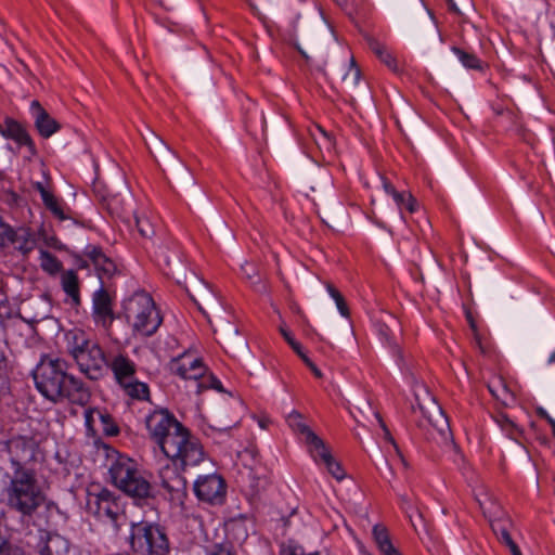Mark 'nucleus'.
Returning <instances> with one entry per match:
<instances>
[{
  "mask_svg": "<svg viewBox=\"0 0 555 555\" xmlns=\"http://www.w3.org/2000/svg\"><path fill=\"white\" fill-rule=\"evenodd\" d=\"M67 369L65 360L43 357L33 372L36 388L54 403L68 400L85 405L90 392L82 382L67 373Z\"/></svg>",
  "mask_w": 555,
  "mask_h": 555,
  "instance_id": "1",
  "label": "nucleus"
},
{
  "mask_svg": "<svg viewBox=\"0 0 555 555\" xmlns=\"http://www.w3.org/2000/svg\"><path fill=\"white\" fill-rule=\"evenodd\" d=\"M188 291L198 310L212 325L214 332L219 333L228 351L233 353L244 351L246 344L244 338L238 335L237 327L233 324V315L225 310L209 285L203 280L194 278Z\"/></svg>",
  "mask_w": 555,
  "mask_h": 555,
  "instance_id": "2",
  "label": "nucleus"
},
{
  "mask_svg": "<svg viewBox=\"0 0 555 555\" xmlns=\"http://www.w3.org/2000/svg\"><path fill=\"white\" fill-rule=\"evenodd\" d=\"M0 494L5 495L11 509L28 517L46 501L35 473L28 468L0 467Z\"/></svg>",
  "mask_w": 555,
  "mask_h": 555,
  "instance_id": "3",
  "label": "nucleus"
},
{
  "mask_svg": "<svg viewBox=\"0 0 555 555\" xmlns=\"http://www.w3.org/2000/svg\"><path fill=\"white\" fill-rule=\"evenodd\" d=\"M106 456L111 480L118 489L135 499L150 496L151 485L137 470L132 460L113 449L106 450Z\"/></svg>",
  "mask_w": 555,
  "mask_h": 555,
  "instance_id": "4",
  "label": "nucleus"
},
{
  "mask_svg": "<svg viewBox=\"0 0 555 555\" xmlns=\"http://www.w3.org/2000/svg\"><path fill=\"white\" fill-rule=\"evenodd\" d=\"M68 352L81 373L88 378L100 379L108 370V362L102 348L88 339L83 332L68 334Z\"/></svg>",
  "mask_w": 555,
  "mask_h": 555,
  "instance_id": "5",
  "label": "nucleus"
},
{
  "mask_svg": "<svg viewBox=\"0 0 555 555\" xmlns=\"http://www.w3.org/2000/svg\"><path fill=\"white\" fill-rule=\"evenodd\" d=\"M160 450L167 459L183 469L208 462L201 441L183 425L167 437Z\"/></svg>",
  "mask_w": 555,
  "mask_h": 555,
  "instance_id": "6",
  "label": "nucleus"
},
{
  "mask_svg": "<svg viewBox=\"0 0 555 555\" xmlns=\"http://www.w3.org/2000/svg\"><path fill=\"white\" fill-rule=\"evenodd\" d=\"M124 312L133 330L143 336L153 335L162 324L153 298L145 292L134 293L128 298L124 304Z\"/></svg>",
  "mask_w": 555,
  "mask_h": 555,
  "instance_id": "7",
  "label": "nucleus"
},
{
  "mask_svg": "<svg viewBox=\"0 0 555 555\" xmlns=\"http://www.w3.org/2000/svg\"><path fill=\"white\" fill-rule=\"evenodd\" d=\"M128 540L131 550L138 555H168L170 550L165 531L146 521L132 524Z\"/></svg>",
  "mask_w": 555,
  "mask_h": 555,
  "instance_id": "8",
  "label": "nucleus"
},
{
  "mask_svg": "<svg viewBox=\"0 0 555 555\" xmlns=\"http://www.w3.org/2000/svg\"><path fill=\"white\" fill-rule=\"evenodd\" d=\"M321 28L327 38L333 37V33L331 29L324 27L320 21L311 20L309 17L301 18L300 16L297 17V20L293 24V34L292 36L296 38L297 40H300L302 44L310 50L311 52H320L323 48V39L320 38V30ZM296 49L299 51V53L305 57L306 62H310V55L307 53V51L301 47V44L296 41L295 43Z\"/></svg>",
  "mask_w": 555,
  "mask_h": 555,
  "instance_id": "9",
  "label": "nucleus"
},
{
  "mask_svg": "<svg viewBox=\"0 0 555 555\" xmlns=\"http://www.w3.org/2000/svg\"><path fill=\"white\" fill-rule=\"evenodd\" d=\"M415 399L418 409L427 418L429 424L437 430L441 439L453 442L449 420L429 391L426 388H423L421 393L415 392Z\"/></svg>",
  "mask_w": 555,
  "mask_h": 555,
  "instance_id": "10",
  "label": "nucleus"
},
{
  "mask_svg": "<svg viewBox=\"0 0 555 555\" xmlns=\"http://www.w3.org/2000/svg\"><path fill=\"white\" fill-rule=\"evenodd\" d=\"M87 507L99 519L106 518L112 522H117L124 516L119 504L108 490L89 494Z\"/></svg>",
  "mask_w": 555,
  "mask_h": 555,
  "instance_id": "11",
  "label": "nucleus"
},
{
  "mask_svg": "<svg viewBox=\"0 0 555 555\" xmlns=\"http://www.w3.org/2000/svg\"><path fill=\"white\" fill-rule=\"evenodd\" d=\"M196 496L210 504H220L225 496L224 480L217 474L198 476L193 485Z\"/></svg>",
  "mask_w": 555,
  "mask_h": 555,
  "instance_id": "12",
  "label": "nucleus"
},
{
  "mask_svg": "<svg viewBox=\"0 0 555 555\" xmlns=\"http://www.w3.org/2000/svg\"><path fill=\"white\" fill-rule=\"evenodd\" d=\"M146 428L151 438L159 446L182 424L167 411H155L146 417Z\"/></svg>",
  "mask_w": 555,
  "mask_h": 555,
  "instance_id": "13",
  "label": "nucleus"
},
{
  "mask_svg": "<svg viewBox=\"0 0 555 555\" xmlns=\"http://www.w3.org/2000/svg\"><path fill=\"white\" fill-rule=\"evenodd\" d=\"M142 138L150 153L157 162L160 159L167 166H180L182 171L188 172V169L180 164L176 152L152 129L146 127V132H142Z\"/></svg>",
  "mask_w": 555,
  "mask_h": 555,
  "instance_id": "14",
  "label": "nucleus"
},
{
  "mask_svg": "<svg viewBox=\"0 0 555 555\" xmlns=\"http://www.w3.org/2000/svg\"><path fill=\"white\" fill-rule=\"evenodd\" d=\"M8 451L11 460L9 469L26 468L25 464L35 456V442L27 437H14L8 442Z\"/></svg>",
  "mask_w": 555,
  "mask_h": 555,
  "instance_id": "15",
  "label": "nucleus"
},
{
  "mask_svg": "<svg viewBox=\"0 0 555 555\" xmlns=\"http://www.w3.org/2000/svg\"><path fill=\"white\" fill-rule=\"evenodd\" d=\"M175 463H167L159 469V479L162 486L172 494V496L179 499L185 493L186 480L182 477Z\"/></svg>",
  "mask_w": 555,
  "mask_h": 555,
  "instance_id": "16",
  "label": "nucleus"
},
{
  "mask_svg": "<svg viewBox=\"0 0 555 555\" xmlns=\"http://www.w3.org/2000/svg\"><path fill=\"white\" fill-rule=\"evenodd\" d=\"M118 190H119V194H121V193L125 194V201H126V205L128 206V208L127 207L124 208V206L121 205V202L117 197V194L114 193L115 190L112 186L107 188L106 194L103 195V199L107 201V210L112 215H115V214L120 215V214L125 212V219L128 220L127 215L131 214L129 211H133V209H131V204L133 202V197H132L130 190L128 189V185H127L122 175H120V179L118 182Z\"/></svg>",
  "mask_w": 555,
  "mask_h": 555,
  "instance_id": "17",
  "label": "nucleus"
},
{
  "mask_svg": "<svg viewBox=\"0 0 555 555\" xmlns=\"http://www.w3.org/2000/svg\"><path fill=\"white\" fill-rule=\"evenodd\" d=\"M11 243L22 255H27L35 249L37 240L35 234L28 228L12 229L7 225V244Z\"/></svg>",
  "mask_w": 555,
  "mask_h": 555,
  "instance_id": "18",
  "label": "nucleus"
},
{
  "mask_svg": "<svg viewBox=\"0 0 555 555\" xmlns=\"http://www.w3.org/2000/svg\"><path fill=\"white\" fill-rule=\"evenodd\" d=\"M93 317L96 323L107 327L114 320L112 300L103 287L93 294Z\"/></svg>",
  "mask_w": 555,
  "mask_h": 555,
  "instance_id": "19",
  "label": "nucleus"
},
{
  "mask_svg": "<svg viewBox=\"0 0 555 555\" xmlns=\"http://www.w3.org/2000/svg\"><path fill=\"white\" fill-rule=\"evenodd\" d=\"M85 255L92 261L95 270L99 272L100 279L103 276L109 278L116 272V264L100 247L88 245L85 248Z\"/></svg>",
  "mask_w": 555,
  "mask_h": 555,
  "instance_id": "20",
  "label": "nucleus"
},
{
  "mask_svg": "<svg viewBox=\"0 0 555 555\" xmlns=\"http://www.w3.org/2000/svg\"><path fill=\"white\" fill-rule=\"evenodd\" d=\"M2 135L7 139H12L20 145H25L28 149L29 157H33L37 154L36 146L34 144L33 139L26 129L13 119H7L5 128L2 132Z\"/></svg>",
  "mask_w": 555,
  "mask_h": 555,
  "instance_id": "21",
  "label": "nucleus"
},
{
  "mask_svg": "<svg viewBox=\"0 0 555 555\" xmlns=\"http://www.w3.org/2000/svg\"><path fill=\"white\" fill-rule=\"evenodd\" d=\"M334 73L340 77L343 83L349 90H353L358 86L361 77V70L352 55L344 61L343 66L335 65Z\"/></svg>",
  "mask_w": 555,
  "mask_h": 555,
  "instance_id": "22",
  "label": "nucleus"
},
{
  "mask_svg": "<svg viewBox=\"0 0 555 555\" xmlns=\"http://www.w3.org/2000/svg\"><path fill=\"white\" fill-rule=\"evenodd\" d=\"M108 367L112 369L116 379L121 385L133 378L134 364L125 356L118 354L114 358Z\"/></svg>",
  "mask_w": 555,
  "mask_h": 555,
  "instance_id": "23",
  "label": "nucleus"
},
{
  "mask_svg": "<svg viewBox=\"0 0 555 555\" xmlns=\"http://www.w3.org/2000/svg\"><path fill=\"white\" fill-rule=\"evenodd\" d=\"M488 389L493 398L503 406H511L516 402L514 392L502 378H495L488 384Z\"/></svg>",
  "mask_w": 555,
  "mask_h": 555,
  "instance_id": "24",
  "label": "nucleus"
},
{
  "mask_svg": "<svg viewBox=\"0 0 555 555\" xmlns=\"http://www.w3.org/2000/svg\"><path fill=\"white\" fill-rule=\"evenodd\" d=\"M69 543L68 541L57 534L49 533L44 545L40 548V555H68Z\"/></svg>",
  "mask_w": 555,
  "mask_h": 555,
  "instance_id": "25",
  "label": "nucleus"
},
{
  "mask_svg": "<svg viewBox=\"0 0 555 555\" xmlns=\"http://www.w3.org/2000/svg\"><path fill=\"white\" fill-rule=\"evenodd\" d=\"M306 442L309 446V452L315 462L328 461L332 453L325 442L314 433H308Z\"/></svg>",
  "mask_w": 555,
  "mask_h": 555,
  "instance_id": "26",
  "label": "nucleus"
},
{
  "mask_svg": "<svg viewBox=\"0 0 555 555\" xmlns=\"http://www.w3.org/2000/svg\"><path fill=\"white\" fill-rule=\"evenodd\" d=\"M35 127L41 137L48 139L60 130L61 125L47 111H40L36 115Z\"/></svg>",
  "mask_w": 555,
  "mask_h": 555,
  "instance_id": "27",
  "label": "nucleus"
},
{
  "mask_svg": "<svg viewBox=\"0 0 555 555\" xmlns=\"http://www.w3.org/2000/svg\"><path fill=\"white\" fill-rule=\"evenodd\" d=\"M61 284L64 292L72 298L75 305L80 302L78 276L74 270H68L62 273Z\"/></svg>",
  "mask_w": 555,
  "mask_h": 555,
  "instance_id": "28",
  "label": "nucleus"
},
{
  "mask_svg": "<svg viewBox=\"0 0 555 555\" xmlns=\"http://www.w3.org/2000/svg\"><path fill=\"white\" fill-rule=\"evenodd\" d=\"M202 363V360L198 358H194L189 353H184L181 357L175 359L170 363V370L172 373L183 377L188 373V371H193V369Z\"/></svg>",
  "mask_w": 555,
  "mask_h": 555,
  "instance_id": "29",
  "label": "nucleus"
},
{
  "mask_svg": "<svg viewBox=\"0 0 555 555\" xmlns=\"http://www.w3.org/2000/svg\"><path fill=\"white\" fill-rule=\"evenodd\" d=\"M47 209L51 211V214L60 220L72 219L73 217L69 215L70 210L65 209L62 203L52 194H44L41 198Z\"/></svg>",
  "mask_w": 555,
  "mask_h": 555,
  "instance_id": "30",
  "label": "nucleus"
},
{
  "mask_svg": "<svg viewBox=\"0 0 555 555\" xmlns=\"http://www.w3.org/2000/svg\"><path fill=\"white\" fill-rule=\"evenodd\" d=\"M47 209L51 211V214L60 220L72 219L73 217L69 215L70 210L65 209L62 203L52 194H44L41 198Z\"/></svg>",
  "mask_w": 555,
  "mask_h": 555,
  "instance_id": "31",
  "label": "nucleus"
},
{
  "mask_svg": "<svg viewBox=\"0 0 555 555\" xmlns=\"http://www.w3.org/2000/svg\"><path fill=\"white\" fill-rule=\"evenodd\" d=\"M130 212L133 216L140 235L144 238H152L155 235V228L150 219L144 214H139L137 210Z\"/></svg>",
  "mask_w": 555,
  "mask_h": 555,
  "instance_id": "32",
  "label": "nucleus"
},
{
  "mask_svg": "<svg viewBox=\"0 0 555 555\" xmlns=\"http://www.w3.org/2000/svg\"><path fill=\"white\" fill-rule=\"evenodd\" d=\"M121 386L125 388L127 395L133 399L143 400L149 398V388L144 383L133 380L132 378L121 384Z\"/></svg>",
  "mask_w": 555,
  "mask_h": 555,
  "instance_id": "33",
  "label": "nucleus"
},
{
  "mask_svg": "<svg viewBox=\"0 0 555 555\" xmlns=\"http://www.w3.org/2000/svg\"><path fill=\"white\" fill-rule=\"evenodd\" d=\"M373 538L382 553L395 547L390 541L386 527L382 525H375L373 527Z\"/></svg>",
  "mask_w": 555,
  "mask_h": 555,
  "instance_id": "34",
  "label": "nucleus"
},
{
  "mask_svg": "<svg viewBox=\"0 0 555 555\" xmlns=\"http://www.w3.org/2000/svg\"><path fill=\"white\" fill-rule=\"evenodd\" d=\"M94 415L98 416L104 434L107 436H115L118 434V427L115 425L109 414L96 410L91 412L90 417L93 420Z\"/></svg>",
  "mask_w": 555,
  "mask_h": 555,
  "instance_id": "35",
  "label": "nucleus"
},
{
  "mask_svg": "<svg viewBox=\"0 0 555 555\" xmlns=\"http://www.w3.org/2000/svg\"><path fill=\"white\" fill-rule=\"evenodd\" d=\"M287 422L293 429L305 435L306 438L308 437V433H313L305 423H302V415L297 411H293L288 414Z\"/></svg>",
  "mask_w": 555,
  "mask_h": 555,
  "instance_id": "36",
  "label": "nucleus"
},
{
  "mask_svg": "<svg viewBox=\"0 0 555 555\" xmlns=\"http://www.w3.org/2000/svg\"><path fill=\"white\" fill-rule=\"evenodd\" d=\"M41 268L49 273H56L61 270V263L50 253L46 250L40 251Z\"/></svg>",
  "mask_w": 555,
  "mask_h": 555,
  "instance_id": "37",
  "label": "nucleus"
},
{
  "mask_svg": "<svg viewBox=\"0 0 555 555\" xmlns=\"http://www.w3.org/2000/svg\"><path fill=\"white\" fill-rule=\"evenodd\" d=\"M452 51L459 56L465 67L473 69L480 68V61L474 54L467 53L455 47Z\"/></svg>",
  "mask_w": 555,
  "mask_h": 555,
  "instance_id": "38",
  "label": "nucleus"
},
{
  "mask_svg": "<svg viewBox=\"0 0 555 555\" xmlns=\"http://www.w3.org/2000/svg\"><path fill=\"white\" fill-rule=\"evenodd\" d=\"M490 526L493 533L498 537L499 541L504 543L509 550L517 544L513 541L508 530L505 527H500L490 520Z\"/></svg>",
  "mask_w": 555,
  "mask_h": 555,
  "instance_id": "39",
  "label": "nucleus"
},
{
  "mask_svg": "<svg viewBox=\"0 0 555 555\" xmlns=\"http://www.w3.org/2000/svg\"><path fill=\"white\" fill-rule=\"evenodd\" d=\"M326 468L327 472L338 481L343 480L345 478V470L343 469L340 463H338L333 455L328 457V461L322 462Z\"/></svg>",
  "mask_w": 555,
  "mask_h": 555,
  "instance_id": "40",
  "label": "nucleus"
},
{
  "mask_svg": "<svg viewBox=\"0 0 555 555\" xmlns=\"http://www.w3.org/2000/svg\"><path fill=\"white\" fill-rule=\"evenodd\" d=\"M207 555H235V553L230 542H223L207 547Z\"/></svg>",
  "mask_w": 555,
  "mask_h": 555,
  "instance_id": "41",
  "label": "nucleus"
},
{
  "mask_svg": "<svg viewBox=\"0 0 555 555\" xmlns=\"http://www.w3.org/2000/svg\"><path fill=\"white\" fill-rule=\"evenodd\" d=\"M9 361L4 353L0 352V392L8 389Z\"/></svg>",
  "mask_w": 555,
  "mask_h": 555,
  "instance_id": "42",
  "label": "nucleus"
},
{
  "mask_svg": "<svg viewBox=\"0 0 555 555\" xmlns=\"http://www.w3.org/2000/svg\"><path fill=\"white\" fill-rule=\"evenodd\" d=\"M498 422L501 428L505 430L512 439H516L515 433H520V430L513 421H511L506 415H501Z\"/></svg>",
  "mask_w": 555,
  "mask_h": 555,
  "instance_id": "43",
  "label": "nucleus"
},
{
  "mask_svg": "<svg viewBox=\"0 0 555 555\" xmlns=\"http://www.w3.org/2000/svg\"><path fill=\"white\" fill-rule=\"evenodd\" d=\"M375 417L379 424V426L382 427L383 431H384V438L389 441L396 449V452L397 454H400V449L399 447L397 446L395 439L392 438L389 429L387 428L386 424L384 423L383 418L380 417V415L378 413H375Z\"/></svg>",
  "mask_w": 555,
  "mask_h": 555,
  "instance_id": "44",
  "label": "nucleus"
},
{
  "mask_svg": "<svg viewBox=\"0 0 555 555\" xmlns=\"http://www.w3.org/2000/svg\"><path fill=\"white\" fill-rule=\"evenodd\" d=\"M205 372H206V367H205L204 363L202 362L198 365H196L193 369V371H190V372L188 371L185 376H183L182 378L197 380L199 378H204Z\"/></svg>",
  "mask_w": 555,
  "mask_h": 555,
  "instance_id": "45",
  "label": "nucleus"
},
{
  "mask_svg": "<svg viewBox=\"0 0 555 555\" xmlns=\"http://www.w3.org/2000/svg\"><path fill=\"white\" fill-rule=\"evenodd\" d=\"M207 379L209 380V384H206L205 382L197 384V392H201L205 387H211L220 392L224 391L221 382L215 376L210 375Z\"/></svg>",
  "mask_w": 555,
  "mask_h": 555,
  "instance_id": "46",
  "label": "nucleus"
},
{
  "mask_svg": "<svg viewBox=\"0 0 555 555\" xmlns=\"http://www.w3.org/2000/svg\"><path fill=\"white\" fill-rule=\"evenodd\" d=\"M281 555H307L304 548L294 543L284 544L281 548Z\"/></svg>",
  "mask_w": 555,
  "mask_h": 555,
  "instance_id": "47",
  "label": "nucleus"
},
{
  "mask_svg": "<svg viewBox=\"0 0 555 555\" xmlns=\"http://www.w3.org/2000/svg\"><path fill=\"white\" fill-rule=\"evenodd\" d=\"M466 318H467V321L469 323V326L472 328V331L474 332V337H475V340L478 345V348L480 349L481 352H485V349L481 345V341H480V335L478 333V330H477V325H476V322L472 315V313L469 311L466 312Z\"/></svg>",
  "mask_w": 555,
  "mask_h": 555,
  "instance_id": "48",
  "label": "nucleus"
},
{
  "mask_svg": "<svg viewBox=\"0 0 555 555\" xmlns=\"http://www.w3.org/2000/svg\"><path fill=\"white\" fill-rule=\"evenodd\" d=\"M336 302V306H337V309L339 311V313L345 317V318H349L350 315V311H349V308L343 297V295L340 294L339 296H336L335 298H333Z\"/></svg>",
  "mask_w": 555,
  "mask_h": 555,
  "instance_id": "49",
  "label": "nucleus"
},
{
  "mask_svg": "<svg viewBox=\"0 0 555 555\" xmlns=\"http://www.w3.org/2000/svg\"><path fill=\"white\" fill-rule=\"evenodd\" d=\"M12 545L0 535V555H13Z\"/></svg>",
  "mask_w": 555,
  "mask_h": 555,
  "instance_id": "50",
  "label": "nucleus"
},
{
  "mask_svg": "<svg viewBox=\"0 0 555 555\" xmlns=\"http://www.w3.org/2000/svg\"><path fill=\"white\" fill-rule=\"evenodd\" d=\"M7 225L0 218V250L7 246Z\"/></svg>",
  "mask_w": 555,
  "mask_h": 555,
  "instance_id": "51",
  "label": "nucleus"
},
{
  "mask_svg": "<svg viewBox=\"0 0 555 555\" xmlns=\"http://www.w3.org/2000/svg\"><path fill=\"white\" fill-rule=\"evenodd\" d=\"M379 60L385 63L389 68L396 70L397 69V66H396V61L395 59L391 56V54L387 51L385 52L384 56L383 57H379Z\"/></svg>",
  "mask_w": 555,
  "mask_h": 555,
  "instance_id": "52",
  "label": "nucleus"
},
{
  "mask_svg": "<svg viewBox=\"0 0 555 555\" xmlns=\"http://www.w3.org/2000/svg\"><path fill=\"white\" fill-rule=\"evenodd\" d=\"M416 199L412 196V194H408L405 199V207L410 212H414L416 209Z\"/></svg>",
  "mask_w": 555,
  "mask_h": 555,
  "instance_id": "53",
  "label": "nucleus"
},
{
  "mask_svg": "<svg viewBox=\"0 0 555 555\" xmlns=\"http://www.w3.org/2000/svg\"><path fill=\"white\" fill-rule=\"evenodd\" d=\"M33 186L40 193L41 198L44 196V194L51 193L46 184L41 181L34 182Z\"/></svg>",
  "mask_w": 555,
  "mask_h": 555,
  "instance_id": "54",
  "label": "nucleus"
},
{
  "mask_svg": "<svg viewBox=\"0 0 555 555\" xmlns=\"http://www.w3.org/2000/svg\"><path fill=\"white\" fill-rule=\"evenodd\" d=\"M406 196H408V194H405V193H400V192H398V191H397V192L392 195V198H393V201L397 203V205H398L399 207H401L402 205H404V204H405Z\"/></svg>",
  "mask_w": 555,
  "mask_h": 555,
  "instance_id": "55",
  "label": "nucleus"
},
{
  "mask_svg": "<svg viewBox=\"0 0 555 555\" xmlns=\"http://www.w3.org/2000/svg\"><path fill=\"white\" fill-rule=\"evenodd\" d=\"M280 333L284 337V339L288 343L289 346H292V343H297L294 337L292 336L291 332L285 328L284 326L280 327Z\"/></svg>",
  "mask_w": 555,
  "mask_h": 555,
  "instance_id": "56",
  "label": "nucleus"
},
{
  "mask_svg": "<svg viewBox=\"0 0 555 555\" xmlns=\"http://www.w3.org/2000/svg\"><path fill=\"white\" fill-rule=\"evenodd\" d=\"M365 39L367 41V44L369 47L371 48V50L374 52L376 51L377 49H379L383 44L380 42H378L376 39H374L373 37L371 36H365Z\"/></svg>",
  "mask_w": 555,
  "mask_h": 555,
  "instance_id": "57",
  "label": "nucleus"
},
{
  "mask_svg": "<svg viewBox=\"0 0 555 555\" xmlns=\"http://www.w3.org/2000/svg\"><path fill=\"white\" fill-rule=\"evenodd\" d=\"M395 348L399 349L397 345H395ZM397 353H398V359H399L400 366L403 370L409 371L410 370L409 363L406 362V360H405L404 356L402 354V352L400 350H397Z\"/></svg>",
  "mask_w": 555,
  "mask_h": 555,
  "instance_id": "58",
  "label": "nucleus"
},
{
  "mask_svg": "<svg viewBox=\"0 0 555 555\" xmlns=\"http://www.w3.org/2000/svg\"><path fill=\"white\" fill-rule=\"evenodd\" d=\"M383 188L385 192L390 194L391 196L397 192L393 185L385 178H383Z\"/></svg>",
  "mask_w": 555,
  "mask_h": 555,
  "instance_id": "59",
  "label": "nucleus"
},
{
  "mask_svg": "<svg viewBox=\"0 0 555 555\" xmlns=\"http://www.w3.org/2000/svg\"><path fill=\"white\" fill-rule=\"evenodd\" d=\"M292 349L300 357V359L302 360V356H307L304 351H302V348L300 346V344L297 341V343H292Z\"/></svg>",
  "mask_w": 555,
  "mask_h": 555,
  "instance_id": "60",
  "label": "nucleus"
},
{
  "mask_svg": "<svg viewBox=\"0 0 555 555\" xmlns=\"http://www.w3.org/2000/svg\"><path fill=\"white\" fill-rule=\"evenodd\" d=\"M448 4L451 11H453L456 14H463L462 10L457 7V4L454 2V0H448Z\"/></svg>",
  "mask_w": 555,
  "mask_h": 555,
  "instance_id": "61",
  "label": "nucleus"
},
{
  "mask_svg": "<svg viewBox=\"0 0 555 555\" xmlns=\"http://www.w3.org/2000/svg\"><path fill=\"white\" fill-rule=\"evenodd\" d=\"M326 288L332 298L340 295V293L330 283L326 284Z\"/></svg>",
  "mask_w": 555,
  "mask_h": 555,
  "instance_id": "62",
  "label": "nucleus"
},
{
  "mask_svg": "<svg viewBox=\"0 0 555 555\" xmlns=\"http://www.w3.org/2000/svg\"><path fill=\"white\" fill-rule=\"evenodd\" d=\"M31 108L35 109L36 112V115L37 114H40V111H46L38 101H33L31 102Z\"/></svg>",
  "mask_w": 555,
  "mask_h": 555,
  "instance_id": "63",
  "label": "nucleus"
},
{
  "mask_svg": "<svg viewBox=\"0 0 555 555\" xmlns=\"http://www.w3.org/2000/svg\"><path fill=\"white\" fill-rule=\"evenodd\" d=\"M383 554L384 555H401V553L397 548H395V547H391L390 550H387Z\"/></svg>",
  "mask_w": 555,
  "mask_h": 555,
  "instance_id": "64",
  "label": "nucleus"
}]
</instances>
